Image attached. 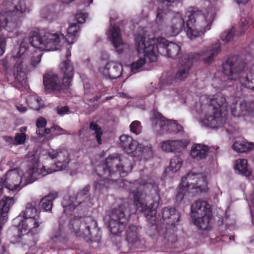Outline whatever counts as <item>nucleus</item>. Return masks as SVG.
Listing matches in <instances>:
<instances>
[{"label":"nucleus","instance_id":"obj_53","mask_svg":"<svg viewBox=\"0 0 254 254\" xmlns=\"http://www.w3.org/2000/svg\"><path fill=\"white\" fill-rule=\"evenodd\" d=\"M68 112L69 108L67 106L57 109V113L61 115H64L67 114Z\"/></svg>","mask_w":254,"mask_h":254},{"label":"nucleus","instance_id":"obj_45","mask_svg":"<svg viewBox=\"0 0 254 254\" xmlns=\"http://www.w3.org/2000/svg\"><path fill=\"white\" fill-rule=\"evenodd\" d=\"M129 127L130 131L135 134H138L141 131V123L138 121L132 122Z\"/></svg>","mask_w":254,"mask_h":254},{"label":"nucleus","instance_id":"obj_39","mask_svg":"<svg viewBox=\"0 0 254 254\" xmlns=\"http://www.w3.org/2000/svg\"><path fill=\"white\" fill-rule=\"evenodd\" d=\"M89 128L95 131L94 134H95L96 140L99 144H101V136L103 133L101 127L96 123L91 122L89 124Z\"/></svg>","mask_w":254,"mask_h":254},{"label":"nucleus","instance_id":"obj_18","mask_svg":"<svg viewBox=\"0 0 254 254\" xmlns=\"http://www.w3.org/2000/svg\"><path fill=\"white\" fill-rule=\"evenodd\" d=\"M126 240L130 249H143L145 246V241L138 235V227L129 225L126 231Z\"/></svg>","mask_w":254,"mask_h":254},{"label":"nucleus","instance_id":"obj_1","mask_svg":"<svg viewBox=\"0 0 254 254\" xmlns=\"http://www.w3.org/2000/svg\"><path fill=\"white\" fill-rule=\"evenodd\" d=\"M131 162L119 154L109 155L105 162L95 168L99 180L95 182L96 190L107 191L111 185L119 181L120 177L126 176L132 170Z\"/></svg>","mask_w":254,"mask_h":254},{"label":"nucleus","instance_id":"obj_32","mask_svg":"<svg viewBox=\"0 0 254 254\" xmlns=\"http://www.w3.org/2000/svg\"><path fill=\"white\" fill-rule=\"evenodd\" d=\"M233 148L238 152H246L254 149V143L246 140L236 141L233 144Z\"/></svg>","mask_w":254,"mask_h":254},{"label":"nucleus","instance_id":"obj_11","mask_svg":"<svg viewBox=\"0 0 254 254\" xmlns=\"http://www.w3.org/2000/svg\"><path fill=\"white\" fill-rule=\"evenodd\" d=\"M131 214L128 204H122L112 210L109 229L113 235H118L125 230Z\"/></svg>","mask_w":254,"mask_h":254},{"label":"nucleus","instance_id":"obj_38","mask_svg":"<svg viewBox=\"0 0 254 254\" xmlns=\"http://www.w3.org/2000/svg\"><path fill=\"white\" fill-rule=\"evenodd\" d=\"M183 162L182 159L178 156L172 158L170 162L169 171L173 173L176 172L181 168Z\"/></svg>","mask_w":254,"mask_h":254},{"label":"nucleus","instance_id":"obj_58","mask_svg":"<svg viewBox=\"0 0 254 254\" xmlns=\"http://www.w3.org/2000/svg\"><path fill=\"white\" fill-rule=\"evenodd\" d=\"M17 108L21 112H24L26 111V107H22L21 108H20L19 107H17Z\"/></svg>","mask_w":254,"mask_h":254},{"label":"nucleus","instance_id":"obj_54","mask_svg":"<svg viewBox=\"0 0 254 254\" xmlns=\"http://www.w3.org/2000/svg\"><path fill=\"white\" fill-rule=\"evenodd\" d=\"M40 61L41 56L40 55L37 56L36 57H32L31 59V64L33 67H35Z\"/></svg>","mask_w":254,"mask_h":254},{"label":"nucleus","instance_id":"obj_29","mask_svg":"<svg viewBox=\"0 0 254 254\" xmlns=\"http://www.w3.org/2000/svg\"><path fill=\"white\" fill-rule=\"evenodd\" d=\"M236 171L239 174L247 177L252 175V169L248 163V160L246 159H239L236 161L234 167Z\"/></svg>","mask_w":254,"mask_h":254},{"label":"nucleus","instance_id":"obj_34","mask_svg":"<svg viewBox=\"0 0 254 254\" xmlns=\"http://www.w3.org/2000/svg\"><path fill=\"white\" fill-rule=\"evenodd\" d=\"M58 194H50L42 198L40 202V205L46 211L51 210L53 201L57 197Z\"/></svg>","mask_w":254,"mask_h":254},{"label":"nucleus","instance_id":"obj_25","mask_svg":"<svg viewBox=\"0 0 254 254\" xmlns=\"http://www.w3.org/2000/svg\"><path fill=\"white\" fill-rule=\"evenodd\" d=\"M146 36L143 30L141 31V33H140V31L136 33L134 36V40L135 42V46L136 48V50L137 51V53L138 54V57H139V59L136 61L133 62L131 64V70L133 72H136L138 71L141 70L142 66L146 64L147 62L148 63H152L153 62H150L149 60V59L145 56L144 53L139 52L137 48V43L136 40V36Z\"/></svg>","mask_w":254,"mask_h":254},{"label":"nucleus","instance_id":"obj_31","mask_svg":"<svg viewBox=\"0 0 254 254\" xmlns=\"http://www.w3.org/2000/svg\"><path fill=\"white\" fill-rule=\"evenodd\" d=\"M79 31L80 27L77 23L70 24L67 29V34L64 36V40L68 44H73L76 40Z\"/></svg>","mask_w":254,"mask_h":254},{"label":"nucleus","instance_id":"obj_59","mask_svg":"<svg viewBox=\"0 0 254 254\" xmlns=\"http://www.w3.org/2000/svg\"><path fill=\"white\" fill-rule=\"evenodd\" d=\"M26 50V48L25 47H22V43L21 44L20 47H19V52L21 51H22V52H24Z\"/></svg>","mask_w":254,"mask_h":254},{"label":"nucleus","instance_id":"obj_17","mask_svg":"<svg viewBox=\"0 0 254 254\" xmlns=\"http://www.w3.org/2000/svg\"><path fill=\"white\" fill-rule=\"evenodd\" d=\"M18 225V234L13 236L12 240L13 242L20 243L24 234L30 233L32 234L38 233L37 228L39 226L40 217L34 216L23 217Z\"/></svg>","mask_w":254,"mask_h":254},{"label":"nucleus","instance_id":"obj_46","mask_svg":"<svg viewBox=\"0 0 254 254\" xmlns=\"http://www.w3.org/2000/svg\"><path fill=\"white\" fill-rule=\"evenodd\" d=\"M186 192H188V191L186 190V188L182 186L180 183L177 191L176 195V200L177 201H181L186 195Z\"/></svg>","mask_w":254,"mask_h":254},{"label":"nucleus","instance_id":"obj_9","mask_svg":"<svg viewBox=\"0 0 254 254\" xmlns=\"http://www.w3.org/2000/svg\"><path fill=\"white\" fill-rule=\"evenodd\" d=\"M186 14L189 19L187 21V34L190 39L201 36L209 30L211 21H207L201 11H188Z\"/></svg>","mask_w":254,"mask_h":254},{"label":"nucleus","instance_id":"obj_15","mask_svg":"<svg viewBox=\"0 0 254 254\" xmlns=\"http://www.w3.org/2000/svg\"><path fill=\"white\" fill-rule=\"evenodd\" d=\"M161 223L166 224L164 233L165 239H168V243L170 242L172 244L177 241V237L174 233L168 236V231L169 230L175 231L176 226L178 224L180 220V213L175 208L165 207L161 210Z\"/></svg>","mask_w":254,"mask_h":254},{"label":"nucleus","instance_id":"obj_47","mask_svg":"<svg viewBox=\"0 0 254 254\" xmlns=\"http://www.w3.org/2000/svg\"><path fill=\"white\" fill-rule=\"evenodd\" d=\"M47 122L45 118L42 117H39L36 121V129L41 130L47 126Z\"/></svg>","mask_w":254,"mask_h":254},{"label":"nucleus","instance_id":"obj_43","mask_svg":"<svg viewBox=\"0 0 254 254\" xmlns=\"http://www.w3.org/2000/svg\"><path fill=\"white\" fill-rule=\"evenodd\" d=\"M243 110L242 108V102L239 106L233 105L231 107V113L234 117L245 116Z\"/></svg>","mask_w":254,"mask_h":254},{"label":"nucleus","instance_id":"obj_36","mask_svg":"<svg viewBox=\"0 0 254 254\" xmlns=\"http://www.w3.org/2000/svg\"><path fill=\"white\" fill-rule=\"evenodd\" d=\"M168 13V11L167 8H161L160 7L157 8L156 23L161 29H163V26L167 18Z\"/></svg>","mask_w":254,"mask_h":254},{"label":"nucleus","instance_id":"obj_28","mask_svg":"<svg viewBox=\"0 0 254 254\" xmlns=\"http://www.w3.org/2000/svg\"><path fill=\"white\" fill-rule=\"evenodd\" d=\"M208 150V146L201 144H196L192 146L190 155L194 159H202L206 157Z\"/></svg>","mask_w":254,"mask_h":254},{"label":"nucleus","instance_id":"obj_60","mask_svg":"<svg viewBox=\"0 0 254 254\" xmlns=\"http://www.w3.org/2000/svg\"><path fill=\"white\" fill-rule=\"evenodd\" d=\"M26 129H27V127H21V128H20V131H26Z\"/></svg>","mask_w":254,"mask_h":254},{"label":"nucleus","instance_id":"obj_8","mask_svg":"<svg viewBox=\"0 0 254 254\" xmlns=\"http://www.w3.org/2000/svg\"><path fill=\"white\" fill-rule=\"evenodd\" d=\"M131 194L133 195L135 212L144 216L149 223L150 228L159 233L156 224V208L158 204L154 202L147 205L145 200L146 194L139 189L131 191Z\"/></svg>","mask_w":254,"mask_h":254},{"label":"nucleus","instance_id":"obj_21","mask_svg":"<svg viewBox=\"0 0 254 254\" xmlns=\"http://www.w3.org/2000/svg\"><path fill=\"white\" fill-rule=\"evenodd\" d=\"M153 127L159 126L162 132H170L172 128L176 127L171 121L167 120L158 111L153 112V116L150 119Z\"/></svg>","mask_w":254,"mask_h":254},{"label":"nucleus","instance_id":"obj_30","mask_svg":"<svg viewBox=\"0 0 254 254\" xmlns=\"http://www.w3.org/2000/svg\"><path fill=\"white\" fill-rule=\"evenodd\" d=\"M109 39L113 46L117 48L123 44L120 29L117 26L111 27L109 31Z\"/></svg>","mask_w":254,"mask_h":254},{"label":"nucleus","instance_id":"obj_22","mask_svg":"<svg viewBox=\"0 0 254 254\" xmlns=\"http://www.w3.org/2000/svg\"><path fill=\"white\" fill-rule=\"evenodd\" d=\"M187 141L185 139L166 140L161 142L162 149L167 152H180L186 148Z\"/></svg>","mask_w":254,"mask_h":254},{"label":"nucleus","instance_id":"obj_40","mask_svg":"<svg viewBox=\"0 0 254 254\" xmlns=\"http://www.w3.org/2000/svg\"><path fill=\"white\" fill-rule=\"evenodd\" d=\"M242 108L244 110V115L254 116V101L242 102Z\"/></svg>","mask_w":254,"mask_h":254},{"label":"nucleus","instance_id":"obj_3","mask_svg":"<svg viewBox=\"0 0 254 254\" xmlns=\"http://www.w3.org/2000/svg\"><path fill=\"white\" fill-rule=\"evenodd\" d=\"M246 64L242 62L238 55L228 57L222 64L223 73L231 80H239L246 87L254 91V64L249 73L246 72Z\"/></svg>","mask_w":254,"mask_h":254},{"label":"nucleus","instance_id":"obj_44","mask_svg":"<svg viewBox=\"0 0 254 254\" xmlns=\"http://www.w3.org/2000/svg\"><path fill=\"white\" fill-rule=\"evenodd\" d=\"M26 137L27 135L25 133L21 132L16 133L14 138V142H13V144L18 145L24 144Z\"/></svg>","mask_w":254,"mask_h":254},{"label":"nucleus","instance_id":"obj_52","mask_svg":"<svg viewBox=\"0 0 254 254\" xmlns=\"http://www.w3.org/2000/svg\"><path fill=\"white\" fill-rule=\"evenodd\" d=\"M86 15L85 13H77L75 16V18L77 20V23H83L85 21Z\"/></svg>","mask_w":254,"mask_h":254},{"label":"nucleus","instance_id":"obj_50","mask_svg":"<svg viewBox=\"0 0 254 254\" xmlns=\"http://www.w3.org/2000/svg\"><path fill=\"white\" fill-rule=\"evenodd\" d=\"M52 131H57L58 132L57 133V135H62L63 134H69L67 131L63 128H62L61 127L58 125H53L51 127Z\"/></svg>","mask_w":254,"mask_h":254},{"label":"nucleus","instance_id":"obj_2","mask_svg":"<svg viewBox=\"0 0 254 254\" xmlns=\"http://www.w3.org/2000/svg\"><path fill=\"white\" fill-rule=\"evenodd\" d=\"M137 48L139 52L144 53L150 62H156L158 54L174 59H179L182 55L181 47L165 38L160 37L146 38V36H136Z\"/></svg>","mask_w":254,"mask_h":254},{"label":"nucleus","instance_id":"obj_64","mask_svg":"<svg viewBox=\"0 0 254 254\" xmlns=\"http://www.w3.org/2000/svg\"><path fill=\"white\" fill-rule=\"evenodd\" d=\"M99 97H98L97 96H96L94 98V100L93 101H97L98 99H99Z\"/></svg>","mask_w":254,"mask_h":254},{"label":"nucleus","instance_id":"obj_23","mask_svg":"<svg viewBox=\"0 0 254 254\" xmlns=\"http://www.w3.org/2000/svg\"><path fill=\"white\" fill-rule=\"evenodd\" d=\"M120 145L123 150L128 154H130L132 156L138 155L136 154V150L140 148L137 147L138 142L128 135L123 134L120 137Z\"/></svg>","mask_w":254,"mask_h":254},{"label":"nucleus","instance_id":"obj_61","mask_svg":"<svg viewBox=\"0 0 254 254\" xmlns=\"http://www.w3.org/2000/svg\"><path fill=\"white\" fill-rule=\"evenodd\" d=\"M152 188H154L155 191H156V189H158V186L155 184V183H153L152 184Z\"/></svg>","mask_w":254,"mask_h":254},{"label":"nucleus","instance_id":"obj_7","mask_svg":"<svg viewBox=\"0 0 254 254\" xmlns=\"http://www.w3.org/2000/svg\"><path fill=\"white\" fill-rule=\"evenodd\" d=\"M64 40V35L60 32H46L43 35L36 31L30 33L29 41L33 47L41 51H55L60 49L61 43Z\"/></svg>","mask_w":254,"mask_h":254},{"label":"nucleus","instance_id":"obj_4","mask_svg":"<svg viewBox=\"0 0 254 254\" xmlns=\"http://www.w3.org/2000/svg\"><path fill=\"white\" fill-rule=\"evenodd\" d=\"M221 51V44L218 41L212 44L206 52L186 54L179 61L180 67L175 76V80L182 81L188 76L193 64L203 60L204 63L210 64Z\"/></svg>","mask_w":254,"mask_h":254},{"label":"nucleus","instance_id":"obj_13","mask_svg":"<svg viewBox=\"0 0 254 254\" xmlns=\"http://www.w3.org/2000/svg\"><path fill=\"white\" fill-rule=\"evenodd\" d=\"M212 212L206 201L198 200L191 206V217L200 229L206 230L211 219Z\"/></svg>","mask_w":254,"mask_h":254},{"label":"nucleus","instance_id":"obj_63","mask_svg":"<svg viewBox=\"0 0 254 254\" xmlns=\"http://www.w3.org/2000/svg\"><path fill=\"white\" fill-rule=\"evenodd\" d=\"M129 250V249H128L127 251H125L124 250V249H121L120 251L122 252V253H127L128 251Z\"/></svg>","mask_w":254,"mask_h":254},{"label":"nucleus","instance_id":"obj_10","mask_svg":"<svg viewBox=\"0 0 254 254\" xmlns=\"http://www.w3.org/2000/svg\"><path fill=\"white\" fill-rule=\"evenodd\" d=\"M68 228L76 236L93 238L99 228L97 222L91 216H75L68 223Z\"/></svg>","mask_w":254,"mask_h":254},{"label":"nucleus","instance_id":"obj_62","mask_svg":"<svg viewBox=\"0 0 254 254\" xmlns=\"http://www.w3.org/2000/svg\"><path fill=\"white\" fill-rule=\"evenodd\" d=\"M2 184L0 183V195L2 193Z\"/></svg>","mask_w":254,"mask_h":254},{"label":"nucleus","instance_id":"obj_27","mask_svg":"<svg viewBox=\"0 0 254 254\" xmlns=\"http://www.w3.org/2000/svg\"><path fill=\"white\" fill-rule=\"evenodd\" d=\"M69 154L66 149L59 150L57 157V161L55 163L56 167V171H60L65 169L68 166L70 162L69 158Z\"/></svg>","mask_w":254,"mask_h":254},{"label":"nucleus","instance_id":"obj_35","mask_svg":"<svg viewBox=\"0 0 254 254\" xmlns=\"http://www.w3.org/2000/svg\"><path fill=\"white\" fill-rule=\"evenodd\" d=\"M140 146V148L136 150V154L138 155H133V157L143 156L144 157H150L153 156V150L151 144H148L144 145L138 143L137 147Z\"/></svg>","mask_w":254,"mask_h":254},{"label":"nucleus","instance_id":"obj_16","mask_svg":"<svg viewBox=\"0 0 254 254\" xmlns=\"http://www.w3.org/2000/svg\"><path fill=\"white\" fill-rule=\"evenodd\" d=\"M90 189V187L88 185L78 192L76 195L64 196L62 202L64 208L63 212L66 215H71L75 207L84 202L85 199L89 196Z\"/></svg>","mask_w":254,"mask_h":254},{"label":"nucleus","instance_id":"obj_42","mask_svg":"<svg viewBox=\"0 0 254 254\" xmlns=\"http://www.w3.org/2000/svg\"><path fill=\"white\" fill-rule=\"evenodd\" d=\"M23 55H22L20 57H19L17 61L16 64H15V67L16 69V71L17 72V78H18V76L19 75L20 76V74H22L23 76L25 75L24 73V68L23 67V63L24 61L23 60Z\"/></svg>","mask_w":254,"mask_h":254},{"label":"nucleus","instance_id":"obj_48","mask_svg":"<svg viewBox=\"0 0 254 254\" xmlns=\"http://www.w3.org/2000/svg\"><path fill=\"white\" fill-rule=\"evenodd\" d=\"M52 132L51 127L49 128H43L41 130L36 129V133L40 137H43L49 134Z\"/></svg>","mask_w":254,"mask_h":254},{"label":"nucleus","instance_id":"obj_19","mask_svg":"<svg viewBox=\"0 0 254 254\" xmlns=\"http://www.w3.org/2000/svg\"><path fill=\"white\" fill-rule=\"evenodd\" d=\"M123 70V66L120 63L109 62L103 67L99 69V72L106 78L117 79L121 76Z\"/></svg>","mask_w":254,"mask_h":254},{"label":"nucleus","instance_id":"obj_37","mask_svg":"<svg viewBox=\"0 0 254 254\" xmlns=\"http://www.w3.org/2000/svg\"><path fill=\"white\" fill-rule=\"evenodd\" d=\"M253 23V20L250 17L241 18L240 26L239 27V30L237 35L240 36L244 34Z\"/></svg>","mask_w":254,"mask_h":254},{"label":"nucleus","instance_id":"obj_41","mask_svg":"<svg viewBox=\"0 0 254 254\" xmlns=\"http://www.w3.org/2000/svg\"><path fill=\"white\" fill-rule=\"evenodd\" d=\"M235 33V27H232L230 29L223 32L221 34L220 38L223 41L227 43L233 39L236 35Z\"/></svg>","mask_w":254,"mask_h":254},{"label":"nucleus","instance_id":"obj_12","mask_svg":"<svg viewBox=\"0 0 254 254\" xmlns=\"http://www.w3.org/2000/svg\"><path fill=\"white\" fill-rule=\"evenodd\" d=\"M210 104L213 106L212 114L205 116L204 123L212 128L221 127L227 121L225 115L222 113V108H225L228 105L226 99L221 95H217L210 100Z\"/></svg>","mask_w":254,"mask_h":254},{"label":"nucleus","instance_id":"obj_20","mask_svg":"<svg viewBox=\"0 0 254 254\" xmlns=\"http://www.w3.org/2000/svg\"><path fill=\"white\" fill-rule=\"evenodd\" d=\"M153 127L159 126L162 132H170L172 128L176 127L171 121L167 120L158 111L153 112V116L150 119Z\"/></svg>","mask_w":254,"mask_h":254},{"label":"nucleus","instance_id":"obj_5","mask_svg":"<svg viewBox=\"0 0 254 254\" xmlns=\"http://www.w3.org/2000/svg\"><path fill=\"white\" fill-rule=\"evenodd\" d=\"M71 52L67 49L65 59L60 64V73L62 75V84L57 74L53 72L46 73L43 77V84L46 89L60 91L63 86L68 88L71 85L74 73L73 64L70 60Z\"/></svg>","mask_w":254,"mask_h":254},{"label":"nucleus","instance_id":"obj_14","mask_svg":"<svg viewBox=\"0 0 254 254\" xmlns=\"http://www.w3.org/2000/svg\"><path fill=\"white\" fill-rule=\"evenodd\" d=\"M182 186L185 187L188 193L192 195L199 194L206 191V180L205 177L200 176L199 174L190 172L181 179Z\"/></svg>","mask_w":254,"mask_h":254},{"label":"nucleus","instance_id":"obj_55","mask_svg":"<svg viewBox=\"0 0 254 254\" xmlns=\"http://www.w3.org/2000/svg\"><path fill=\"white\" fill-rule=\"evenodd\" d=\"M59 153V150L53 149L50 150L48 152L49 156L51 159L57 158Z\"/></svg>","mask_w":254,"mask_h":254},{"label":"nucleus","instance_id":"obj_26","mask_svg":"<svg viewBox=\"0 0 254 254\" xmlns=\"http://www.w3.org/2000/svg\"><path fill=\"white\" fill-rule=\"evenodd\" d=\"M63 217L64 216L61 217L59 221V226L58 228L53 230L51 235V239L54 243L66 244L68 241V238L64 231V226L61 223Z\"/></svg>","mask_w":254,"mask_h":254},{"label":"nucleus","instance_id":"obj_24","mask_svg":"<svg viewBox=\"0 0 254 254\" xmlns=\"http://www.w3.org/2000/svg\"><path fill=\"white\" fill-rule=\"evenodd\" d=\"M185 21L182 16L179 13L172 18L169 25L166 27L167 34L169 36H175L182 30L184 26Z\"/></svg>","mask_w":254,"mask_h":254},{"label":"nucleus","instance_id":"obj_6","mask_svg":"<svg viewBox=\"0 0 254 254\" xmlns=\"http://www.w3.org/2000/svg\"><path fill=\"white\" fill-rule=\"evenodd\" d=\"M29 168L26 173V183L22 186V177L18 169H10L6 172L4 179H0V183L2 187L4 186L11 190H20L23 186L36 181L40 174V171L38 168L39 160L36 156H33L28 160Z\"/></svg>","mask_w":254,"mask_h":254},{"label":"nucleus","instance_id":"obj_33","mask_svg":"<svg viewBox=\"0 0 254 254\" xmlns=\"http://www.w3.org/2000/svg\"><path fill=\"white\" fill-rule=\"evenodd\" d=\"M37 203L35 201L28 202L26 205L25 210L22 212L23 217H40L39 213L36 207Z\"/></svg>","mask_w":254,"mask_h":254},{"label":"nucleus","instance_id":"obj_49","mask_svg":"<svg viewBox=\"0 0 254 254\" xmlns=\"http://www.w3.org/2000/svg\"><path fill=\"white\" fill-rule=\"evenodd\" d=\"M41 14L42 17L45 19L50 20L52 15V12L50 10L49 7H44L42 9Z\"/></svg>","mask_w":254,"mask_h":254},{"label":"nucleus","instance_id":"obj_51","mask_svg":"<svg viewBox=\"0 0 254 254\" xmlns=\"http://www.w3.org/2000/svg\"><path fill=\"white\" fill-rule=\"evenodd\" d=\"M6 46V39L2 36H0V57L5 52Z\"/></svg>","mask_w":254,"mask_h":254},{"label":"nucleus","instance_id":"obj_56","mask_svg":"<svg viewBox=\"0 0 254 254\" xmlns=\"http://www.w3.org/2000/svg\"><path fill=\"white\" fill-rule=\"evenodd\" d=\"M4 140L7 142H12L13 141V138L11 136H4Z\"/></svg>","mask_w":254,"mask_h":254},{"label":"nucleus","instance_id":"obj_57","mask_svg":"<svg viewBox=\"0 0 254 254\" xmlns=\"http://www.w3.org/2000/svg\"><path fill=\"white\" fill-rule=\"evenodd\" d=\"M249 0H236V1L238 4H245L248 2Z\"/></svg>","mask_w":254,"mask_h":254}]
</instances>
